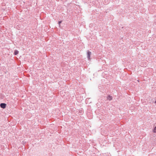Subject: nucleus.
Wrapping results in <instances>:
<instances>
[{
	"label": "nucleus",
	"instance_id": "nucleus-1",
	"mask_svg": "<svg viewBox=\"0 0 156 156\" xmlns=\"http://www.w3.org/2000/svg\"><path fill=\"white\" fill-rule=\"evenodd\" d=\"M6 106V104L5 103H1L0 104V107L1 108H5Z\"/></svg>",
	"mask_w": 156,
	"mask_h": 156
},
{
	"label": "nucleus",
	"instance_id": "nucleus-2",
	"mask_svg": "<svg viewBox=\"0 0 156 156\" xmlns=\"http://www.w3.org/2000/svg\"><path fill=\"white\" fill-rule=\"evenodd\" d=\"M91 54V52L88 51L87 53V57L89 59H90V55Z\"/></svg>",
	"mask_w": 156,
	"mask_h": 156
},
{
	"label": "nucleus",
	"instance_id": "nucleus-3",
	"mask_svg": "<svg viewBox=\"0 0 156 156\" xmlns=\"http://www.w3.org/2000/svg\"><path fill=\"white\" fill-rule=\"evenodd\" d=\"M107 99L109 101H110L112 99V97L111 96H108L107 97Z\"/></svg>",
	"mask_w": 156,
	"mask_h": 156
},
{
	"label": "nucleus",
	"instance_id": "nucleus-4",
	"mask_svg": "<svg viewBox=\"0 0 156 156\" xmlns=\"http://www.w3.org/2000/svg\"><path fill=\"white\" fill-rule=\"evenodd\" d=\"M18 53H19L18 51L17 50H15L14 51V54H15V55H16L18 54Z\"/></svg>",
	"mask_w": 156,
	"mask_h": 156
},
{
	"label": "nucleus",
	"instance_id": "nucleus-5",
	"mask_svg": "<svg viewBox=\"0 0 156 156\" xmlns=\"http://www.w3.org/2000/svg\"><path fill=\"white\" fill-rule=\"evenodd\" d=\"M153 132L154 133H156V126L154 127L153 130Z\"/></svg>",
	"mask_w": 156,
	"mask_h": 156
},
{
	"label": "nucleus",
	"instance_id": "nucleus-6",
	"mask_svg": "<svg viewBox=\"0 0 156 156\" xmlns=\"http://www.w3.org/2000/svg\"><path fill=\"white\" fill-rule=\"evenodd\" d=\"M61 23V21H59L58 22V23L59 24V25H60V24Z\"/></svg>",
	"mask_w": 156,
	"mask_h": 156
},
{
	"label": "nucleus",
	"instance_id": "nucleus-7",
	"mask_svg": "<svg viewBox=\"0 0 156 156\" xmlns=\"http://www.w3.org/2000/svg\"><path fill=\"white\" fill-rule=\"evenodd\" d=\"M155 103H156V101H155Z\"/></svg>",
	"mask_w": 156,
	"mask_h": 156
}]
</instances>
